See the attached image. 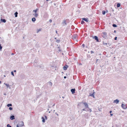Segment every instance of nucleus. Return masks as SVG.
Segmentation results:
<instances>
[{
  "mask_svg": "<svg viewBox=\"0 0 127 127\" xmlns=\"http://www.w3.org/2000/svg\"><path fill=\"white\" fill-rule=\"evenodd\" d=\"M93 39H94L95 40H96V42H99L100 41H99V39H98V37L97 36H93Z\"/></svg>",
  "mask_w": 127,
  "mask_h": 127,
  "instance_id": "1",
  "label": "nucleus"
},
{
  "mask_svg": "<svg viewBox=\"0 0 127 127\" xmlns=\"http://www.w3.org/2000/svg\"><path fill=\"white\" fill-rule=\"evenodd\" d=\"M102 33L103 35H102V37L104 38H106L107 37L106 32H102Z\"/></svg>",
  "mask_w": 127,
  "mask_h": 127,
  "instance_id": "2",
  "label": "nucleus"
},
{
  "mask_svg": "<svg viewBox=\"0 0 127 127\" xmlns=\"http://www.w3.org/2000/svg\"><path fill=\"white\" fill-rule=\"evenodd\" d=\"M83 104L85 106V108H89L88 105L87 103L86 102H83Z\"/></svg>",
  "mask_w": 127,
  "mask_h": 127,
  "instance_id": "3",
  "label": "nucleus"
},
{
  "mask_svg": "<svg viewBox=\"0 0 127 127\" xmlns=\"http://www.w3.org/2000/svg\"><path fill=\"white\" fill-rule=\"evenodd\" d=\"M19 125L20 127L23 126L24 125V123L23 121L20 122L19 123Z\"/></svg>",
  "mask_w": 127,
  "mask_h": 127,
  "instance_id": "4",
  "label": "nucleus"
},
{
  "mask_svg": "<svg viewBox=\"0 0 127 127\" xmlns=\"http://www.w3.org/2000/svg\"><path fill=\"white\" fill-rule=\"evenodd\" d=\"M114 6L116 8L119 7V2L116 3L114 5Z\"/></svg>",
  "mask_w": 127,
  "mask_h": 127,
  "instance_id": "5",
  "label": "nucleus"
},
{
  "mask_svg": "<svg viewBox=\"0 0 127 127\" xmlns=\"http://www.w3.org/2000/svg\"><path fill=\"white\" fill-rule=\"evenodd\" d=\"M121 106L124 109H126L127 108V107L126 105L123 104H122Z\"/></svg>",
  "mask_w": 127,
  "mask_h": 127,
  "instance_id": "6",
  "label": "nucleus"
},
{
  "mask_svg": "<svg viewBox=\"0 0 127 127\" xmlns=\"http://www.w3.org/2000/svg\"><path fill=\"white\" fill-rule=\"evenodd\" d=\"M67 21V20H63V22L62 23V24H63V25L64 26H65L66 25V21Z\"/></svg>",
  "mask_w": 127,
  "mask_h": 127,
  "instance_id": "7",
  "label": "nucleus"
},
{
  "mask_svg": "<svg viewBox=\"0 0 127 127\" xmlns=\"http://www.w3.org/2000/svg\"><path fill=\"white\" fill-rule=\"evenodd\" d=\"M119 102V100L118 99H116L114 100L113 101V103H116V104L118 103Z\"/></svg>",
  "mask_w": 127,
  "mask_h": 127,
  "instance_id": "8",
  "label": "nucleus"
},
{
  "mask_svg": "<svg viewBox=\"0 0 127 127\" xmlns=\"http://www.w3.org/2000/svg\"><path fill=\"white\" fill-rule=\"evenodd\" d=\"M0 21L2 22H3L4 23H5L6 22V20L5 19H3L2 18H1L0 19Z\"/></svg>",
  "mask_w": 127,
  "mask_h": 127,
  "instance_id": "9",
  "label": "nucleus"
},
{
  "mask_svg": "<svg viewBox=\"0 0 127 127\" xmlns=\"http://www.w3.org/2000/svg\"><path fill=\"white\" fill-rule=\"evenodd\" d=\"M82 20L83 21H84L86 22H88V20L87 18H82Z\"/></svg>",
  "mask_w": 127,
  "mask_h": 127,
  "instance_id": "10",
  "label": "nucleus"
},
{
  "mask_svg": "<svg viewBox=\"0 0 127 127\" xmlns=\"http://www.w3.org/2000/svg\"><path fill=\"white\" fill-rule=\"evenodd\" d=\"M77 34H75L73 36V39H76L77 38Z\"/></svg>",
  "mask_w": 127,
  "mask_h": 127,
  "instance_id": "11",
  "label": "nucleus"
},
{
  "mask_svg": "<svg viewBox=\"0 0 127 127\" xmlns=\"http://www.w3.org/2000/svg\"><path fill=\"white\" fill-rule=\"evenodd\" d=\"M75 89H72L71 90V91L72 94H74L75 93Z\"/></svg>",
  "mask_w": 127,
  "mask_h": 127,
  "instance_id": "12",
  "label": "nucleus"
},
{
  "mask_svg": "<svg viewBox=\"0 0 127 127\" xmlns=\"http://www.w3.org/2000/svg\"><path fill=\"white\" fill-rule=\"evenodd\" d=\"M95 92H94L92 94H90V95L89 96H91L93 97L94 98H95V97L94 95V94Z\"/></svg>",
  "mask_w": 127,
  "mask_h": 127,
  "instance_id": "13",
  "label": "nucleus"
},
{
  "mask_svg": "<svg viewBox=\"0 0 127 127\" xmlns=\"http://www.w3.org/2000/svg\"><path fill=\"white\" fill-rule=\"evenodd\" d=\"M10 119L11 120H13L15 119V117L14 115H12L10 117Z\"/></svg>",
  "mask_w": 127,
  "mask_h": 127,
  "instance_id": "14",
  "label": "nucleus"
},
{
  "mask_svg": "<svg viewBox=\"0 0 127 127\" xmlns=\"http://www.w3.org/2000/svg\"><path fill=\"white\" fill-rule=\"evenodd\" d=\"M68 66H67V65H66L64 67H63V69L64 70H66L67 68H68Z\"/></svg>",
  "mask_w": 127,
  "mask_h": 127,
  "instance_id": "15",
  "label": "nucleus"
},
{
  "mask_svg": "<svg viewBox=\"0 0 127 127\" xmlns=\"http://www.w3.org/2000/svg\"><path fill=\"white\" fill-rule=\"evenodd\" d=\"M36 20V19L34 17L32 18V22H34Z\"/></svg>",
  "mask_w": 127,
  "mask_h": 127,
  "instance_id": "16",
  "label": "nucleus"
},
{
  "mask_svg": "<svg viewBox=\"0 0 127 127\" xmlns=\"http://www.w3.org/2000/svg\"><path fill=\"white\" fill-rule=\"evenodd\" d=\"M47 83H48V84L50 85V87H51L52 86V84L51 82H49Z\"/></svg>",
  "mask_w": 127,
  "mask_h": 127,
  "instance_id": "17",
  "label": "nucleus"
},
{
  "mask_svg": "<svg viewBox=\"0 0 127 127\" xmlns=\"http://www.w3.org/2000/svg\"><path fill=\"white\" fill-rule=\"evenodd\" d=\"M39 10L38 9L36 8V9L35 10H33V12H34L35 13H36L37 11Z\"/></svg>",
  "mask_w": 127,
  "mask_h": 127,
  "instance_id": "18",
  "label": "nucleus"
},
{
  "mask_svg": "<svg viewBox=\"0 0 127 127\" xmlns=\"http://www.w3.org/2000/svg\"><path fill=\"white\" fill-rule=\"evenodd\" d=\"M18 14V13L17 12H16L14 14V15H15V17H17V15Z\"/></svg>",
  "mask_w": 127,
  "mask_h": 127,
  "instance_id": "19",
  "label": "nucleus"
},
{
  "mask_svg": "<svg viewBox=\"0 0 127 127\" xmlns=\"http://www.w3.org/2000/svg\"><path fill=\"white\" fill-rule=\"evenodd\" d=\"M61 40L60 39H57L56 40V42L58 43L60 42Z\"/></svg>",
  "mask_w": 127,
  "mask_h": 127,
  "instance_id": "20",
  "label": "nucleus"
},
{
  "mask_svg": "<svg viewBox=\"0 0 127 127\" xmlns=\"http://www.w3.org/2000/svg\"><path fill=\"white\" fill-rule=\"evenodd\" d=\"M42 119V122L43 123H44L45 122V120L44 118L43 117H42L41 118Z\"/></svg>",
  "mask_w": 127,
  "mask_h": 127,
  "instance_id": "21",
  "label": "nucleus"
},
{
  "mask_svg": "<svg viewBox=\"0 0 127 127\" xmlns=\"http://www.w3.org/2000/svg\"><path fill=\"white\" fill-rule=\"evenodd\" d=\"M42 29H37V31L36 32L38 33L40 31H41Z\"/></svg>",
  "mask_w": 127,
  "mask_h": 127,
  "instance_id": "22",
  "label": "nucleus"
},
{
  "mask_svg": "<svg viewBox=\"0 0 127 127\" xmlns=\"http://www.w3.org/2000/svg\"><path fill=\"white\" fill-rule=\"evenodd\" d=\"M106 12V11H105L103 10L102 11V13L103 15H104L105 14Z\"/></svg>",
  "mask_w": 127,
  "mask_h": 127,
  "instance_id": "23",
  "label": "nucleus"
},
{
  "mask_svg": "<svg viewBox=\"0 0 127 127\" xmlns=\"http://www.w3.org/2000/svg\"><path fill=\"white\" fill-rule=\"evenodd\" d=\"M110 46V44H109V43H107V45L105 47H109Z\"/></svg>",
  "mask_w": 127,
  "mask_h": 127,
  "instance_id": "24",
  "label": "nucleus"
},
{
  "mask_svg": "<svg viewBox=\"0 0 127 127\" xmlns=\"http://www.w3.org/2000/svg\"><path fill=\"white\" fill-rule=\"evenodd\" d=\"M88 109L87 108V111H90V112H91L92 111V110L91 109L89 108Z\"/></svg>",
  "mask_w": 127,
  "mask_h": 127,
  "instance_id": "25",
  "label": "nucleus"
},
{
  "mask_svg": "<svg viewBox=\"0 0 127 127\" xmlns=\"http://www.w3.org/2000/svg\"><path fill=\"white\" fill-rule=\"evenodd\" d=\"M104 45V46H106V45H107V43H104V41H103V43H102Z\"/></svg>",
  "mask_w": 127,
  "mask_h": 127,
  "instance_id": "26",
  "label": "nucleus"
},
{
  "mask_svg": "<svg viewBox=\"0 0 127 127\" xmlns=\"http://www.w3.org/2000/svg\"><path fill=\"white\" fill-rule=\"evenodd\" d=\"M112 26L114 27H117V26L115 24H113L112 25Z\"/></svg>",
  "mask_w": 127,
  "mask_h": 127,
  "instance_id": "27",
  "label": "nucleus"
},
{
  "mask_svg": "<svg viewBox=\"0 0 127 127\" xmlns=\"http://www.w3.org/2000/svg\"><path fill=\"white\" fill-rule=\"evenodd\" d=\"M85 22H84V21L82 20L81 21V24H83L85 23Z\"/></svg>",
  "mask_w": 127,
  "mask_h": 127,
  "instance_id": "28",
  "label": "nucleus"
},
{
  "mask_svg": "<svg viewBox=\"0 0 127 127\" xmlns=\"http://www.w3.org/2000/svg\"><path fill=\"white\" fill-rule=\"evenodd\" d=\"M4 85H5L7 86V88L8 87H9V84H6L5 83H4Z\"/></svg>",
  "mask_w": 127,
  "mask_h": 127,
  "instance_id": "29",
  "label": "nucleus"
},
{
  "mask_svg": "<svg viewBox=\"0 0 127 127\" xmlns=\"http://www.w3.org/2000/svg\"><path fill=\"white\" fill-rule=\"evenodd\" d=\"M38 15V14L36 13H35V15H34L35 17H37Z\"/></svg>",
  "mask_w": 127,
  "mask_h": 127,
  "instance_id": "30",
  "label": "nucleus"
},
{
  "mask_svg": "<svg viewBox=\"0 0 127 127\" xmlns=\"http://www.w3.org/2000/svg\"><path fill=\"white\" fill-rule=\"evenodd\" d=\"M7 106L8 107H9L10 106H12V104H8L7 105Z\"/></svg>",
  "mask_w": 127,
  "mask_h": 127,
  "instance_id": "31",
  "label": "nucleus"
},
{
  "mask_svg": "<svg viewBox=\"0 0 127 127\" xmlns=\"http://www.w3.org/2000/svg\"><path fill=\"white\" fill-rule=\"evenodd\" d=\"M82 111H87V109L85 108H84L82 110Z\"/></svg>",
  "mask_w": 127,
  "mask_h": 127,
  "instance_id": "32",
  "label": "nucleus"
},
{
  "mask_svg": "<svg viewBox=\"0 0 127 127\" xmlns=\"http://www.w3.org/2000/svg\"><path fill=\"white\" fill-rule=\"evenodd\" d=\"M11 74L13 76H14V73L13 71H12L11 72Z\"/></svg>",
  "mask_w": 127,
  "mask_h": 127,
  "instance_id": "33",
  "label": "nucleus"
},
{
  "mask_svg": "<svg viewBox=\"0 0 127 127\" xmlns=\"http://www.w3.org/2000/svg\"><path fill=\"white\" fill-rule=\"evenodd\" d=\"M7 127H11V126H10V125L9 124H7Z\"/></svg>",
  "mask_w": 127,
  "mask_h": 127,
  "instance_id": "34",
  "label": "nucleus"
},
{
  "mask_svg": "<svg viewBox=\"0 0 127 127\" xmlns=\"http://www.w3.org/2000/svg\"><path fill=\"white\" fill-rule=\"evenodd\" d=\"M82 45L83 48H84L85 46V45L84 44H83Z\"/></svg>",
  "mask_w": 127,
  "mask_h": 127,
  "instance_id": "35",
  "label": "nucleus"
},
{
  "mask_svg": "<svg viewBox=\"0 0 127 127\" xmlns=\"http://www.w3.org/2000/svg\"><path fill=\"white\" fill-rule=\"evenodd\" d=\"M9 109L10 110H12V108L11 107H10L9 108Z\"/></svg>",
  "mask_w": 127,
  "mask_h": 127,
  "instance_id": "36",
  "label": "nucleus"
},
{
  "mask_svg": "<svg viewBox=\"0 0 127 127\" xmlns=\"http://www.w3.org/2000/svg\"><path fill=\"white\" fill-rule=\"evenodd\" d=\"M117 37H115L114 38V40H116L117 39Z\"/></svg>",
  "mask_w": 127,
  "mask_h": 127,
  "instance_id": "37",
  "label": "nucleus"
},
{
  "mask_svg": "<svg viewBox=\"0 0 127 127\" xmlns=\"http://www.w3.org/2000/svg\"><path fill=\"white\" fill-rule=\"evenodd\" d=\"M49 22L50 23H51L52 22V20L51 19H50L49 20Z\"/></svg>",
  "mask_w": 127,
  "mask_h": 127,
  "instance_id": "38",
  "label": "nucleus"
},
{
  "mask_svg": "<svg viewBox=\"0 0 127 127\" xmlns=\"http://www.w3.org/2000/svg\"><path fill=\"white\" fill-rule=\"evenodd\" d=\"M94 53V52L93 51H91V54L93 53Z\"/></svg>",
  "mask_w": 127,
  "mask_h": 127,
  "instance_id": "39",
  "label": "nucleus"
},
{
  "mask_svg": "<svg viewBox=\"0 0 127 127\" xmlns=\"http://www.w3.org/2000/svg\"><path fill=\"white\" fill-rule=\"evenodd\" d=\"M67 20V21H66V23H68V20Z\"/></svg>",
  "mask_w": 127,
  "mask_h": 127,
  "instance_id": "40",
  "label": "nucleus"
},
{
  "mask_svg": "<svg viewBox=\"0 0 127 127\" xmlns=\"http://www.w3.org/2000/svg\"><path fill=\"white\" fill-rule=\"evenodd\" d=\"M55 114L57 116H58V114H57V113H55Z\"/></svg>",
  "mask_w": 127,
  "mask_h": 127,
  "instance_id": "41",
  "label": "nucleus"
},
{
  "mask_svg": "<svg viewBox=\"0 0 127 127\" xmlns=\"http://www.w3.org/2000/svg\"><path fill=\"white\" fill-rule=\"evenodd\" d=\"M0 48H2V47L1 46V45L0 44Z\"/></svg>",
  "mask_w": 127,
  "mask_h": 127,
  "instance_id": "42",
  "label": "nucleus"
},
{
  "mask_svg": "<svg viewBox=\"0 0 127 127\" xmlns=\"http://www.w3.org/2000/svg\"><path fill=\"white\" fill-rule=\"evenodd\" d=\"M110 115L111 116H112L113 115V114H110Z\"/></svg>",
  "mask_w": 127,
  "mask_h": 127,
  "instance_id": "43",
  "label": "nucleus"
},
{
  "mask_svg": "<svg viewBox=\"0 0 127 127\" xmlns=\"http://www.w3.org/2000/svg\"><path fill=\"white\" fill-rule=\"evenodd\" d=\"M19 125H17L16 127H19Z\"/></svg>",
  "mask_w": 127,
  "mask_h": 127,
  "instance_id": "44",
  "label": "nucleus"
},
{
  "mask_svg": "<svg viewBox=\"0 0 127 127\" xmlns=\"http://www.w3.org/2000/svg\"><path fill=\"white\" fill-rule=\"evenodd\" d=\"M106 11V13H107L108 12V11L107 10H106V11Z\"/></svg>",
  "mask_w": 127,
  "mask_h": 127,
  "instance_id": "45",
  "label": "nucleus"
},
{
  "mask_svg": "<svg viewBox=\"0 0 127 127\" xmlns=\"http://www.w3.org/2000/svg\"><path fill=\"white\" fill-rule=\"evenodd\" d=\"M54 5H55V6H56V4L55 3H54Z\"/></svg>",
  "mask_w": 127,
  "mask_h": 127,
  "instance_id": "46",
  "label": "nucleus"
},
{
  "mask_svg": "<svg viewBox=\"0 0 127 127\" xmlns=\"http://www.w3.org/2000/svg\"><path fill=\"white\" fill-rule=\"evenodd\" d=\"M109 112L110 113H111L112 112V111H110Z\"/></svg>",
  "mask_w": 127,
  "mask_h": 127,
  "instance_id": "47",
  "label": "nucleus"
},
{
  "mask_svg": "<svg viewBox=\"0 0 127 127\" xmlns=\"http://www.w3.org/2000/svg\"><path fill=\"white\" fill-rule=\"evenodd\" d=\"M114 32L115 33H116V30H114Z\"/></svg>",
  "mask_w": 127,
  "mask_h": 127,
  "instance_id": "48",
  "label": "nucleus"
},
{
  "mask_svg": "<svg viewBox=\"0 0 127 127\" xmlns=\"http://www.w3.org/2000/svg\"><path fill=\"white\" fill-rule=\"evenodd\" d=\"M64 79H65V78H66V76H64Z\"/></svg>",
  "mask_w": 127,
  "mask_h": 127,
  "instance_id": "49",
  "label": "nucleus"
},
{
  "mask_svg": "<svg viewBox=\"0 0 127 127\" xmlns=\"http://www.w3.org/2000/svg\"><path fill=\"white\" fill-rule=\"evenodd\" d=\"M14 72H16V70H14Z\"/></svg>",
  "mask_w": 127,
  "mask_h": 127,
  "instance_id": "50",
  "label": "nucleus"
},
{
  "mask_svg": "<svg viewBox=\"0 0 127 127\" xmlns=\"http://www.w3.org/2000/svg\"><path fill=\"white\" fill-rule=\"evenodd\" d=\"M45 118L46 119H47V117L46 116H45Z\"/></svg>",
  "mask_w": 127,
  "mask_h": 127,
  "instance_id": "51",
  "label": "nucleus"
},
{
  "mask_svg": "<svg viewBox=\"0 0 127 127\" xmlns=\"http://www.w3.org/2000/svg\"><path fill=\"white\" fill-rule=\"evenodd\" d=\"M2 48H0V51H1V49Z\"/></svg>",
  "mask_w": 127,
  "mask_h": 127,
  "instance_id": "52",
  "label": "nucleus"
},
{
  "mask_svg": "<svg viewBox=\"0 0 127 127\" xmlns=\"http://www.w3.org/2000/svg\"><path fill=\"white\" fill-rule=\"evenodd\" d=\"M52 2V1H51V2H50V3H51Z\"/></svg>",
  "mask_w": 127,
  "mask_h": 127,
  "instance_id": "53",
  "label": "nucleus"
},
{
  "mask_svg": "<svg viewBox=\"0 0 127 127\" xmlns=\"http://www.w3.org/2000/svg\"><path fill=\"white\" fill-rule=\"evenodd\" d=\"M59 51H61V50H60V49H59Z\"/></svg>",
  "mask_w": 127,
  "mask_h": 127,
  "instance_id": "54",
  "label": "nucleus"
},
{
  "mask_svg": "<svg viewBox=\"0 0 127 127\" xmlns=\"http://www.w3.org/2000/svg\"><path fill=\"white\" fill-rule=\"evenodd\" d=\"M1 81H0V84H1Z\"/></svg>",
  "mask_w": 127,
  "mask_h": 127,
  "instance_id": "55",
  "label": "nucleus"
},
{
  "mask_svg": "<svg viewBox=\"0 0 127 127\" xmlns=\"http://www.w3.org/2000/svg\"><path fill=\"white\" fill-rule=\"evenodd\" d=\"M56 33H57V31H56Z\"/></svg>",
  "mask_w": 127,
  "mask_h": 127,
  "instance_id": "56",
  "label": "nucleus"
},
{
  "mask_svg": "<svg viewBox=\"0 0 127 127\" xmlns=\"http://www.w3.org/2000/svg\"><path fill=\"white\" fill-rule=\"evenodd\" d=\"M55 39H57V38L56 37H55Z\"/></svg>",
  "mask_w": 127,
  "mask_h": 127,
  "instance_id": "57",
  "label": "nucleus"
},
{
  "mask_svg": "<svg viewBox=\"0 0 127 127\" xmlns=\"http://www.w3.org/2000/svg\"><path fill=\"white\" fill-rule=\"evenodd\" d=\"M49 1V0H46V1Z\"/></svg>",
  "mask_w": 127,
  "mask_h": 127,
  "instance_id": "58",
  "label": "nucleus"
},
{
  "mask_svg": "<svg viewBox=\"0 0 127 127\" xmlns=\"http://www.w3.org/2000/svg\"><path fill=\"white\" fill-rule=\"evenodd\" d=\"M4 77H5V75H4Z\"/></svg>",
  "mask_w": 127,
  "mask_h": 127,
  "instance_id": "59",
  "label": "nucleus"
},
{
  "mask_svg": "<svg viewBox=\"0 0 127 127\" xmlns=\"http://www.w3.org/2000/svg\"><path fill=\"white\" fill-rule=\"evenodd\" d=\"M14 55V54L13 53H12V55Z\"/></svg>",
  "mask_w": 127,
  "mask_h": 127,
  "instance_id": "60",
  "label": "nucleus"
},
{
  "mask_svg": "<svg viewBox=\"0 0 127 127\" xmlns=\"http://www.w3.org/2000/svg\"><path fill=\"white\" fill-rule=\"evenodd\" d=\"M53 111H54V112L55 111V110H54Z\"/></svg>",
  "mask_w": 127,
  "mask_h": 127,
  "instance_id": "61",
  "label": "nucleus"
},
{
  "mask_svg": "<svg viewBox=\"0 0 127 127\" xmlns=\"http://www.w3.org/2000/svg\"><path fill=\"white\" fill-rule=\"evenodd\" d=\"M119 5H120V4Z\"/></svg>",
  "mask_w": 127,
  "mask_h": 127,
  "instance_id": "62",
  "label": "nucleus"
},
{
  "mask_svg": "<svg viewBox=\"0 0 127 127\" xmlns=\"http://www.w3.org/2000/svg\"><path fill=\"white\" fill-rule=\"evenodd\" d=\"M58 48H59V47H58Z\"/></svg>",
  "mask_w": 127,
  "mask_h": 127,
  "instance_id": "63",
  "label": "nucleus"
},
{
  "mask_svg": "<svg viewBox=\"0 0 127 127\" xmlns=\"http://www.w3.org/2000/svg\"><path fill=\"white\" fill-rule=\"evenodd\" d=\"M4 95H6L5 94H4Z\"/></svg>",
  "mask_w": 127,
  "mask_h": 127,
  "instance_id": "64",
  "label": "nucleus"
}]
</instances>
